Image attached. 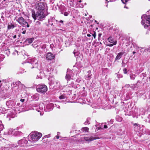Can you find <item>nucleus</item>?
<instances>
[{
  "label": "nucleus",
  "instance_id": "obj_2",
  "mask_svg": "<svg viewBox=\"0 0 150 150\" xmlns=\"http://www.w3.org/2000/svg\"><path fill=\"white\" fill-rule=\"evenodd\" d=\"M74 76V74L72 71H68L67 72L65 78L68 81L67 83L68 84V85L69 87H73L74 88H77V87L76 84H74L73 82H71V83H69V81H70L71 79H73Z\"/></svg>",
  "mask_w": 150,
  "mask_h": 150
},
{
  "label": "nucleus",
  "instance_id": "obj_14",
  "mask_svg": "<svg viewBox=\"0 0 150 150\" xmlns=\"http://www.w3.org/2000/svg\"><path fill=\"white\" fill-rule=\"evenodd\" d=\"M54 106L53 104L50 103L47 104L46 105V107L47 109V110L49 111L53 109Z\"/></svg>",
  "mask_w": 150,
  "mask_h": 150
},
{
  "label": "nucleus",
  "instance_id": "obj_13",
  "mask_svg": "<svg viewBox=\"0 0 150 150\" xmlns=\"http://www.w3.org/2000/svg\"><path fill=\"white\" fill-rule=\"evenodd\" d=\"M6 104L9 108H11L14 105V103L13 101L8 100L6 101Z\"/></svg>",
  "mask_w": 150,
  "mask_h": 150
},
{
  "label": "nucleus",
  "instance_id": "obj_48",
  "mask_svg": "<svg viewBox=\"0 0 150 150\" xmlns=\"http://www.w3.org/2000/svg\"><path fill=\"white\" fill-rule=\"evenodd\" d=\"M22 102H24V100H25V99H21L20 100Z\"/></svg>",
  "mask_w": 150,
  "mask_h": 150
},
{
  "label": "nucleus",
  "instance_id": "obj_6",
  "mask_svg": "<svg viewBox=\"0 0 150 150\" xmlns=\"http://www.w3.org/2000/svg\"><path fill=\"white\" fill-rule=\"evenodd\" d=\"M38 61L35 58L31 59L30 63H27V65L31 68H36L38 67Z\"/></svg>",
  "mask_w": 150,
  "mask_h": 150
},
{
  "label": "nucleus",
  "instance_id": "obj_27",
  "mask_svg": "<svg viewBox=\"0 0 150 150\" xmlns=\"http://www.w3.org/2000/svg\"><path fill=\"white\" fill-rule=\"evenodd\" d=\"M14 130H12L11 129H10L9 130L8 132V134H11L12 135H14Z\"/></svg>",
  "mask_w": 150,
  "mask_h": 150
},
{
  "label": "nucleus",
  "instance_id": "obj_33",
  "mask_svg": "<svg viewBox=\"0 0 150 150\" xmlns=\"http://www.w3.org/2000/svg\"><path fill=\"white\" fill-rule=\"evenodd\" d=\"M61 13L62 14H64V16H67L69 14V13L67 12H64L63 11H61Z\"/></svg>",
  "mask_w": 150,
  "mask_h": 150
},
{
  "label": "nucleus",
  "instance_id": "obj_31",
  "mask_svg": "<svg viewBox=\"0 0 150 150\" xmlns=\"http://www.w3.org/2000/svg\"><path fill=\"white\" fill-rule=\"evenodd\" d=\"M82 130L83 132H87L88 130V128L87 127L82 128Z\"/></svg>",
  "mask_w": 150,
  "mask_h": 150
},
{
  "label": "nucleus",
  "instance_id": "obj_29",
  "mask_svg": "<svg viewBox=\"0 0 150 150\" xmlns=\"http://www.w3.org/2000/svg\"><path fill=\"white\" fill-rule=\"evenodd\" d=\"M116 119L118 121L120 122L122 120V118L118 116H116Z\"/></svg>",
  "mask_w": 150,
  "mask_h": 150
},
{
  "label": "nucleus",
  "instance_id": "obj_24",
  "mask_svg": "<svg viewBox=\"0 0 150 150\" xmlns=\"http://www.w3.org/2000/svg\"><path fill=\"white\" fill-rule=\"evenodd\" d=\"M108 40L109 42L111 43H114L115 41H114V40L112 37H110L108 38Z\"/></svg>",
  "mask_w": 150,
  "mask_h": 150
},
{
  "label": "nucleus",
  "instance_id": "obj_30",
  "mask_svg": "<svg viewBox=\"0 0 150 150\" xmlns=\"http://www.w3.org/2000/svg\"><path fill=\"white\" fill-rule=\"evenodd\" d=\"M134 47L135 48L136 47V49L137 50H138V51L140 50V51L141 52H142V51H141V50L143 49H144L143 48H141V47L140 48V47H137L136 46H135V45H134Z\"/></svg>",
  "mask_w": 150,
  "mask_h": 150
},
{
  "label": "nucleus",
  "instance_id": "obj_11",
  "mask_svg": "<svg viewBox=\"0 0 150 150\" xmlns=\"http://www.w3.org/2000/svg\"><path fill=\"white\" fill-rule=\"evenodd\" d=\"M28 143V141L25 139L19 140L18 142V144L19 145L21 146L25 147L26 146V144Z\"/></svg>",
  "mask_w": 150,
  "mask_h": 150
},
{
  "label": "nucleus",
  "instance_id": "obj_3",
  "mask_svg": "<svg viewBox=\"0 0 150 150\" xmlns=\"http://www.w3.org/2000/svg\"><path fill=\"white\" fill-rule=\"evenodd\" d=\"M32 16L35 20H40L45 17L43 11L40 10H38L36 13L35 11H33Z\"/></svg>",
  "mask_w": 150,
  "mask_h": 150
},
{
  "label": "nucleus",
  "instance_id": "obj_1",
  "mask_svg": "<svg viewBox=\"0 0 150 150\" xmlns=\"http://www.w3.org/2000/svg\"><path fill=\"white\" fill-rule=\"evenodd\" d=\"M141 18V24L145 28L150 31V15L144 14L142 16Z\"/></svg>",
  "mask_w": 150,
  "mask_h": 150
},
{
  "label": "nucleus",
  "instance_id": "obj_63",
  "mask_svg": "<svg viewBox=\"0 0 150 150\" xmlns=\"http://www.w3.org/2000/svg\"><path fill=\"white\" fill-rule=\"evenodd\" d=\"M85 16H86V14H85Z\"/></svg>",
  "mask_w": 150,
  "mask_h": 150
},
{
  "label": "nucleus",
  "instance_id": "obj_22",
  "mask_svg": "<svg viewBox=\"0 0 150 150\" xmlns=\"http://www.w3.org/2000/svg\"><path fill=\"white\" fill-rule=\"evenodd\" d=\"M15 27L14 25L13 24H12V23H8L7 26L8 30L11 29H13Z\"/></svg>",
  "mask_w": 150,
  "mask_h": 150
},
{
  "label": "nucleus",
  "instance_id": "obj_23",
  "mask_svg": "<svg viewBox=\"0 0 150 150\" xmlns=\"http://www.w3.org/2000/svg\"><path fill=\"white\" fill-rule=\"evenodd\" d=\"M59 98L60 99H66L67 98V96L64 95L59 96Z\"/></svg>",
  "mask_w": 150,
  "mask_h": 150
},
{
  "label": "nucleus",
  "instance_id": "obj_4",
  "mask_svg": "<svg viewBox=\"0 0 150 150\" xmlns=\"http://www.w3.org/2000/svg\"><path fill=\"white\" fill-rule=\"evenodd\" d=\"M16 21L19 23L21 25L27 27H29V25L28 24L26 20L22 16H20L19 17H16Z\"/></svg>",
  "mask_w": 150,
  "mask_h": 150
},
{
  "label": "nucleus",
  "instance_id": "obj_21",
  "mask_svg": "<svg viewBox=\"0 0 150 150\" xmlns=\"http://www.w3.org/2000/svg\"><path fill=\"white\" fill-rule=\"evenodd\" d=\"M144 110L143 108L139 109L137 112V113H139V115H144Z\"/></svg>",
  "mask_w": 150,
  "mask_h": 150
},
{
  "label": "nucleus",
  "instance_id": "obj_52",
  "mask_svg": "<svg viewBox=\"0 0 150 150\" xmlns=\"http://www.w3.org/2000/svg\"><path fill=\"white\" fill-rule=\"evenodd\" d=\"M87 35L88 37H90L91 36V35L90 34H88Z\"/></svg>",
  "mask_w": 150,
  "mask_h": 150
},
{
  "label": "nucleus",
  "instance_id": "obj_12",
  "mask_svg": "<svg viewBox=\"0 0 150 150\" xmlns=\"http://www.w3.org/2000/svg\"><path fill=\"white\" fill-rule=\"evenodd\" d=\"M46 59L48 60H51L54 59V55L50 52H49L45 55Z\"/></svg>",
  "mask_w": 150,
  "mask_h": 150
},
{
  "label": "nucleus",
  "instance_id": "obj_60",
  "mask_svg": "<svg viewBox=\"0 0 150 150\" xmlns=\"http://www.w3.org/2000/svg\"><path fill=\"white\" fill-rule=\"evenodd\" d=\"M59 132H57L58 134H59Z\"/></svg>",
  "mask_w": 150,
  "mask_h": 150
},
{
  "label": "nucleus",
  "instance_id": "obj_41",
  "mask_svg": "<svg viewBox=\"0 0 150 150\" xmlns=\"http://www.w3.org/2000/svg\"><path fill=\"white\" fill-rule=\"evenodd\" d=\"M148 121L150 123V115H149L148 116Z\"/></svg>",
  "mask_w": 150,
  "mask_h": 150
},
{
  "label": "nucleus",
  "instance_id": "obj_7",
  "mask_svg": "<svg viewBox=\"0 0 150 150\" xmlns=\"http://www.w3.org/2000/svg\"><path fill=\"white\" fill-rule=\"evenodd\" d=\"M36 89L38 92L43 93L47 91V88L46 85L42 84L36 87Z\"/></svg>",
  "mask_w": 150,
  "mask_h": 150
},
{
  "label": "nucleus",
  "instance_id": "obj_45",
  "mask_svg": "<svg viewBox=\"0 0 150 150\" xmlns=\"http://www.w3.org/2000/svg\"><path fill=\"white\" fill-rule=\"evenodd\" d=\"M135 86V85H131V86H130V87L132 88H135V87H134V86Z\"/></svg>",
  "mask_w": 150,
  "mask_h": 150
},
{
  "label": "nucleus",
  "instance_id": "obj_28",
  "mask_svg": "<svg viewBox=\"0 0 150 150\" xmlns=\"http://www.w3.org/2000/svg\"><path fill=\"white\" fill-rule=\"evenodd\" d=\"M4 128V125L1 123V122L0 121V132L2 131Z\"/></svg>",
  "mask_w": 150,
  "mask_h": 150
},
{
  "label": "nucleus",
  "instance_id": "obj_51",
  "mask_svg": "<svg viewBox=\"0 0 150 150\" xmlns=\"http://www.w3.org/2000/svg\"><path fill=\"white\" fill-rule=\"evenodd\" d=\"M59 23H63V21L62 20H60L59 21Z\"/></svg>",
  "mask_w": 150,
  "mask_h": 150
},
{
  "label": "nucleus",
  "instance_id": "obj_56",
  "mask_svg": "<svg viewBox=\"0 0 150 150\" xmlns=\"http://www.w3.org/2000/svg\"><path fill=\"white\" fill-rule=\"evenodd\" d=\"M57 108H59V109H60V107L58 105L57 107Z\"/></svg>",
  "mask_w": 150,
  "mask_h": 150
},
{
  "label": "nucleus",
  "instance_id": "obj_58",
  "mask_svg": "<svg viewBox=\"0 0 150 150\" xmlns=\"http://www.w3.org/2000/svg\"><path fill=\"white\" fill-rule=\"evenodd\" d=\"M37 23H38V24H40V22H37Z\"/></svg>",
  "mask_w": 150,
  "mask_h": 150
},
{
  "label": "nucleus",
  "instance_id": "obj_26",
  "mask_svg": "<svg viewBox=\"0 0 150 150\" xmlns=\"http://www.w3.org/2000/svg\"><path fill=\"white\" fill-rule=\"evenodd\" d=\"M116 44H117V41H115V42H114V43H112V44H108L107 45V46H109L110 47H111L113 45H116Z\"/></svg>",
  "mask_w": 150,
  "mask_h": 150
},
{
  "label": "nucleus",
  "instance_id": "obj_39",
  "mask_svg": "<svg viewBox=\"0 0 150 150\" xmlns=\"http://www.w3.org/2000/svg\"><path fill=\"white\" fill-rule=\"evenodd\" d=\"M93 34H92V35L93 37L94 38H95L96 36V33L95 32H93Z\"/></svg>",
  "mask_w": 150,
  "mask_h": 150
},
{
  "label": "nucleus",
  "instance_id": "obj_38",
  "mask_svg": "<svg viewBox=\"0 0 150 150\" xmlns=\"http://www.w3.org/2000/svg\"><path fill=\"white\" fill-rule=\"evenodd\" d=\"M123 72L125 74H126L127 72V69L125 68L123 69Z\"/></svg>",
  "mask_w": 150,
  "mask_h": 150
},
{
  "label": "nucleus",
  "instance_id": "obj_49",
  "mask_svg": "<svg viewBox=\"0 0 150 150\" xmlns=\"http://www.w3.org/2000/svg\"><path fill=\"white\" fill-rule=\"evenodd\" d=\"M8 116L11 117L12 118H13V117H14V116H10L9 114H8V115H7V117H8Z\"/></svg>",
  "mask_w": 150,
  "mask_h": 150
},
{
  "label": "nucleus",
  "instance_id": "obj_50",
  "mask_svg": "<svg viewBox=\"0 0 150 150\" xmlns=\"http://www.w3.org/2000/svg\"><path fill=\"white\" fill-rule=\"evenodd\" d=\"M25 33H26V30H24V31H23L22 33L23 34H25Z\"/></svg>",
  "mask_w": 150,
  "mask_h": 150
},
{
  "label": "nucleus",
  "instance_id": "obj_18",
  "mask_svg": "<svg viewBox=\"0 0 150 150\" xmlns=\"http://www.w3.org/2000/svg\"><path fill=\"white\" fill-rule=\"evenodd\" d=\"M34 40L33 38H29L26 40L25 41V42L27 45H28L31 43Z\"/></svg>",
  "mask_w": 150,
  "mask_h": 150
},
{
  "label": "nucleus",
  "instance_id": "obj_36",
  "mask_svg": "<svg viewBox=\"0 0 150 150\" xmlns=\"http://www.w3.org/2000/svg\"><path fill=\"white\" fill-rule=\"evenodd\" d=\"M74 0H70V2H71V3L70 4H71V6H73L74 5V3L72 1H74Z\"/></svg>",
  "mask_w": 150,
  "mask_h": 150
},
{
  "label": "nucleus",
  "instance_id": "obj_47",
  "mask_svg": "<svg viewBox=\"0 0 150 150\" xmlns=\"http://www.w3.org/2000/svg\"><path fill=\"white\" fill-rule=\"evenodd\" d=\"M108 128L107 126L106 125H104V128L105 129H106Z\"/></svg>",
  "mask_w": 150,
  "mask_h": 150
},
{
  "label": "nucleus",
  "instance_id": "obj_32",
  "mask_svg": "<svg viewBox=\"0 0 150 150\" xmlns=\"http://www.w3.org/2000/svg\"><path fill=\"white\" fill-rule=\"evenodd\" d=\"M33 98L34 99H38L39 98V95L38 94H36L33 96Z\"/></svg>",
  "mask_w": 150,
  "mask_h": 150
},
{
  "label": "nucleus",
  "instance_id": "obj_42",
  "mask_svg": "<svg viewBox=\"0 0 150 150\" xmlns=\"http://www.w3.org/2000/svg\"><path fill=\"white\" fill-rule=\"evenodd\" d=\"M89 123H89V122L88 120L86 121V122H85V125L89 124Z\"/></svg>",
  "mask_w": 150,
  "mask_h": 150
},
{
  "label": "nucleus",
  "instance_id": "obj_64",
  "mask_svg": "<svg viewBox=\"0 0 150 150\" xmlns=\"http://www.w3.org/2000/svg\"><path fill=\"white\" fill-rule=\"evenodd\" d=\"M0 85H1V84H0Z\"/></svg>",
  "mask_w": 150,
  "mask_h": 150
},
{
  "label": "nucleus",
  "instance_id": "obj_19",
  "mask_svg": "<svg viewBox=\"0 0 150 150\" xmlns=\"http://www.w3.org/2000/svg\"><path fill=\"white\" fill-rule=\"evenodd\" d=\"M54 84L57 85V86H59V83H58V81H55L54 80L51 81L50 83V85H52Z\"/></svg>",
  "mask_w": 150,
  "mask_h": 150
},
{
  "label": "nucleus",
  "instance_id": "obj_35",
  "mask_svg": "<svg viewBox=\"0 0 150 150\" xmlns=\"http://www.w3.org/2000/svg\"><path fill=\"white\" fill-rule=\"evenodd\" d=\"M13 55H16L17 54V55H18V52L16 50H15L14 52L13 53Z\"/></svg>",
  "mask_w": 150,
  "mask_h": 150
},
{
  "label": "nucleus",
  "instance_id": "obj_8",
  "mask_svg": "<svg viewBox=\"0 0 150 150\" xmlns=\"http://www.w3.org/2000/svg\"><path fill=\"white\" fill-rule=\"evenodd\" d=\"M47 7V4L45 3L41 2L38 4L36 6L37 9L40 11H43Z\"/></svg>",
  "mask_w": 150,
  "mask_h": 150
},
{
  "label": "nucleus",
  "instance_id": "obj_15",
  "mask_svg": "<svg viewBox=\"0 0 150 150\" xmlns=\"http://www.w3.org/2000/svg\"><path fill=\"white\" fill-rule=\"evenodd\" d=\"M124 53V52H120L116 56L115 58V60L120 59L121 58Z\"/></svg>",
  "mask_w": 150,
  "mask_h": 150
},
{
  "label": "nucleus",
  "instance_id": "obj_55",
  "mask_svg": "<svg viewBox=\"0 0 150 150\" xmlns=\"http://www.w3.org/2000/svg\"><path fill=\"white\" fill-rule=\"evenodd\" d=\"M132 53L133 54H134L136 53V52L135 51H133Z\"/></svg>",
  "mask_w": 150,
  "mask_h": 150
},
{
  "label": "nucleus",
  "instance_id": "obj_40",
  "mask_svg": "<svg viewBox=\"0 0 150 150\" xmlns=\"http://www.w3.org/2000/svg\"><path fill=\"white\" fill-rule=\"evenodd\" d=\"M130 86L129 85L126 84L125 85V86H124V87L128 88H129V87H130Z\"/></svg>",
  "mask_w": 150,
  "mask_h": 150
},
{
  "label": "nucleus",
  "instance_id": "obj_59",
  "mask_svg": "<svg viewBox=\"0 0 150 150\" xmlns=\"http://www.w3.org/2000/svg\"><path fill=\"white\" fill-rule=\"evenodd\" d=\"M81 1H81V0H80V1H79V3H80V2H81Z\"/></svg>",
  "mask_w": 150,
  "mask_h": 150
},
{
  "label": "nucleus",
  "instance_id": "obj_61",
  "mask_svg": "<svg viewBox=\"0 0 150 150\" xmlns=\"http://www.w3.org/2000/svg\"><path fill=\"white\" fill-rule=\"evenodd\" d=\"M1 81L0 80V83H1Z\"/></svg>",
  "mask_w": 150,
  "mask_h": 150
},
{
  "label": "nucleus",
  "instance_id": "obj_20",
  "mask_svg": "<svg viewBox=\"0 0 150 150\" xmlns=\"http://www.w3.org/2000/svg\"><path fill=\"white\" fill-rule=\"evenodd\" d=\"M91 71L89 70L88 71V74L86 76V78L87 80H90L91 78Z\"/></svg>",
  "mask_w": 150,
  "mask_h": 150
},
{
  "label": "nucleus",
  "instance_id": "obj_10",
  "mask_svg": "<svg viewBox=\"0 0 150 150\" xmlns=\"http://www.w3.org/2000/svg\"><path fill=\"white\" fill-rule=\"evenodd\" d=\"M82 139L86 141L87 143H89V142L91 141L96 139H99V138L93 136L84 137L82 138Z\"/></svg>",
  "mask_w": 150,
  "mask_h": 150
},
{
  "label": "nucleus",
  "instance_id": "obj_43",
  "mask_svg": "<svg viewBox=\"0 0 150 150\" xmlns=\"http://www.w3.org/2000/svg\"><path fill=\"white\" fill-rule=\"evenodd\" d=\"M106 1H107L108 2H112L116 0H105Z\"/></svg>",
  "mask_w": 150,
  "mask_h": 150
},
{
  "label": "nucleus",
  "instance_id": "obj_16",
  "mask_svg": "<svg viewBox=\"0 0 150 150\" xmlns=\"http://www.w3.org/2000/svg\"><path fill=\"white\" fill-rule=\"evenodd\" d=\"M45 108V105L43 103L40 104L39 106V110L37 108L36 109V110L38 112H40V110H42L43 109Z\"/></svg>",
  "mask_w": 150,
  "mask_h": 150
},
{
  "label": "nucleus",
  "instance_id": "obj_46",
  "mask_svg": "<svg viewBox=\"0 0 150 150\" xmlns=\"http://www.w3.org/2000/svg\"><path fill=\"white\" fill-rule=\"evenodd\" d=\"M50 21H51L50 20H48V23H49L51 25H53V23H50Z\"/></svg>",
  "mask_w": 150,
  "mask_h": 150
},
{
  "label": "nucleus",
  "instance_id": "obj_5",
  "mask_svg": "<svg viewBox=\"0 0 150 150\" xmlns=\"http://www.w3.org/2000/svg\"><path fill=\"white\" fill-rule=\"evenodd\" d=\"M42 136L41 133L37 132H33L30 135L32 141L36 142L39 140Z\"/></svg>",
  "mask_w": 150,
  "mask_h": 150
},
{
  "label": "nucleus",
  "instance_id": "obj_17",
  "mask_svg": "<svg viewBox=\"0 0 150 150\" xmlns=\"http://www.w3.org/2000/svg\"><path fill=\"white\" fill-rule=\"evenodd\" d=\"M134 131L136 132H139V130L140 129L139 124L135 123L134 124Z\"/></svg>",
  "mask_w": 150,
  "mask_h": 150
},
{
  "label": "nucleus",
  "instance_id": "obj_44",
  "mask_svg": "<svg viewBox=\"0 0 150 150\" xmlns=\"http://www.w3.org/2000/svg\"><path fill=\"white\" fill-rule=\"evenodd\" d=\"M54 0H50V2L52 4H53L54 2Z\"/></svg>",
  "mask_w": 150,
  "mask_h": 150
},
{
  "label": "nucleus",
  "instance_id": "obj_9",
  "mask_svg": "<svg viewBox=\"0 0 150 150\" xmlns=\"http://www.w3.org/2000/svg\"><path fill=\"white\" fill-rule=\"evenodd\" d=\"M46 47L45 45H43L42 46L40 45H37L36 47L37 52L40 54H43L45 52Z\"/></svg>",
  "mask_w": 150,
  "mask_h": 150
},
{
  "label": "nucleus",
  "instance_id": "obj_57",
  "mask_svg": "<svg viewBox=\"0 0 150 150\" xmlns=\"http://www.w3.org/2000/svg\"><path fill=\"white\" fill-rule=\"evenodd\" d=\"M39 78V77H38V76H37V77L36 78L37 79H38V78Z\"/></svg>",
  "mask_w": 150,
  "mask_h": 150
},
{
  "label": "nucleus",
  "instance_id": "obj_62",
  "mask_svg": "<svg viewBox=\"0 0 150 150\" xmlns=\"http://www.w3.org/2000/svg\"><path fill=\"white\" fill-rule=\"evenodd\" d=\"M10 120V119L9 118V120Z\"/></svg>",
  "mask_w": 150,
  "mask_h": 150
},
{
  "label": "nucleus",
  "instance_id": "obj_25",
  "mask_svg": "<svg viewBox=\"0 0 150 150\" xmlns=\"http://www.w3.org/2000/svg\"><path fill=\"white\" fill-rule=\"evenodd\" d=\"M130 76L131 79L134 80V79L136 76L135 74H130Z\"/></svg>",
  "mask_w": 150,
  "mask_h": 150
},
{
  "label": "nucleus",
  "instance_id": "obj_53",
  "mask_svg": "<svg viewBox=\"0 0 150 150\" xmlns=\"http://www.w3.org/2000/svg\"><path fill=\"white\" fill-rule=\"evenodd\" d=\"M16 35H15L13 36V38L15 39L16 38Z\"/></svg>",
  "mask_w": 150,
  "mask_h": 150
},
{
  "label": "nucleus",
  "instance_id": "obj_54",
  "mask_svg": "<svg viewBox=\"0 0 150 150\" xmlns=\"http://www.w3.org/2000/svg\"><path fill=\"white\" fill-rule=\"evenodd\" d=\"M56 137L57 139H58L59 138V136L58 135H57Z\"/></svg>",
  "mask_w": 150,
  "mask_h": 150
},
{
  "label": "nucleus",
  "instance_id": "obj_37",
  "mask_svg": "<svg viewBox=\"0 0 150 150\" xmlns=\"http://www.w3.org/2000/svg\"><path fill=\"white\" fill-rule=\"evenodd\" d=\"M52 22H53L54 23H57V20H55L54 18H52Z\"/></svg>",
  "mask_w": 150,
  "mask_h": 150
},
{
  "label": "nucleus",
  "instance_id": "obj_34",
  "mask_svg": "<svg viewBox=\"0 0 150 150\" xmlns=\"http://www.w3.org/2000/svg\"><path fill=\"white\" fill-rule=\"evenodd\" d=\"M66 91L67 92V94L68 95H70V94L71 93L72 91L70 90H69L68 91Z\"/></svg>",
  "mask_w": 150,
  "mask_h": 150
}]
</instances>
